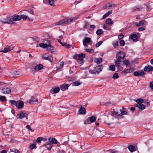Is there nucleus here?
Masks as SVG:
<instances>
[{"instance_id":"nucleus-21","label":"nucleus","mask_w":153,"mask_h":153,"mask_svg":"<svg viewBox=\"0 0 153 153\" xmlns=\"http://www.w3.org/2000/svg\"><path fill=\"white\" fill-rule=\"evenodd\" d=\"M79 113L81 114H84L86 113V111L84 108L81 106L79 110Z\"/></svg>"},{"instance_id":"nucleus-26","label":"nucleus","mask_w":153,"mask_h":153,"mask_svg":"<svg viewBox=\"0 0 153 153\" xmlns=\"http://www.w3.org/2000/svg\"><path fill=\"white\" fill-rule=\"evenodd\" d=\"M25 114L23 112L20 113L19 114H18L17 116V118L19 119H22V118L25 117Z\"/></svg>"},{"instance_id":"nucleus-44","label":"nucleus","mask_w":153,"mask_h":153,"mask_svg":"<svg viewBox=\"0 0 153 153\" xmlns=\"http://www.w3.org/2000/svg\"><path fill=\"white\" fill-rule=\"evenodd\" d=\"M110 69L111 70L114 71L115 69V66L114 65H111L110 66Z\"/></svg>"},{"instance_id":"nucleus-30","label":"nucleus","mask_w":153,"mask_h":153,"mask_svg":"<svg viewBox=\"0 0 153 153\" xmlns=\"http://www.w3.org/2000/svg\"><path fill=\"white\" fill-rule=\"evenodd\" d=\"M134 70L133 68H130L128 69H126L125 71H123V72H124L125 73H131L134 71Z\"/></svg>"},{"instance_id":"nucleus-43","label":"nucleus","mask_w":153,"mask_h":153,"mask_svg":"<svg viewBox=\"0 0 153 153\" xmlns=\"http://www.w3.org/2000/svg\"><path fill=\"white\" fill-rule=\"evenodd\" d=\"M119 77L118 74L117 73H115L113 75V78L114 79H117Z\"/></svg>"},{"instance_id":"nucleus-33","label":"nucleus","mask_w":153,"mask_h":153,"mask_svg":"<svg viewBox=\"0 0 153 153\" xmlns=\"http://www.w3.org/2000/svg\"><path fill=\"white\" fill-rule=\"evenodd\" d=\"M9 102L12 105H15L16 107L17 106V101L16 102V101L13 100H10Z\"/></svg>"},{"instance_id":"nucleus-45","label":"nucleus","mask_w":153,"mask_h":153,"mask_svg":"<svg viewBox=\"0 0 153 153\" xmlns=\"http://www.w3.org/2000/svg\"><path fill=\"white\" fill-rule=\"evenodd\" d=\"M120 46H123L125 44V42L123 40H121L120 41Z\"/></svg>"},{"instance_id":"nucleus-9","label":"nucleus","mask_w":153,"mask_h":153,"mask_svg":"<svg viewBox=\"0 0 153 153\" xmlns=\"http://www.w3.org/2000/svg\"><path fill=\"white\" fill-rule=\"evenodd\" d=\"M42 58L45 60H48L50 61H52L53 60L52 57L50 56H48L47 55H44L42 56Z\"/></svg>"},{"instance_id":"nucleus-58","label":"nucleus","mask_w":153,"mask_h":153,"mask_svg":"<svg viewBox=\"0 0 153 153\" xmlns=\"http://www.w3.org/2000/svg\"><path fill=\"white\" fill-rule=\"evenodd\" d=\"M149 86L152 89H153V82H150Z\"/></svg>"},{"instance_id":"nucleus-36","label":"nucleus","mask_w":153,"mask_h":153,"mask_svg":"<svg viewBox=\"0 0 153 153\" xmlns=\"http://www.w3.org/2000/svg\"><path fill=\"white\" fill-rule=\"evenodd\" d=\"M19 73L18 71H14L13 73V76L14 77H16L19 75Z\"/></svg>"},{"instance_id":"nucleus-52","label":"nucleus","mask_w":153,"mask_h":153,"mask_svg":"<svg viewBox=\"0 0 153 153\" xmlns=\"http://www.w3.org/2000/svg\"><path fill=\"white\" fill-rule=\"evenodd\" d=\"M77 60V62L79 64H81L83 62V59H76Z\"/></svg>"},{"instance_id":"nucleus-12","label":"nucleus","mask_w":153,"mask_h":153,"mask_svg":"<svg viewBox=\"0 0 153 153\" xmlns=\"http://www.w3.org/2000/svg\"><path fill=\"white\" fill-rule=\"evenodd\" d=\"M120 111L121 113L119 114L118 116H122L123 115L128 114V112L127 110H123L121 109H120Z\"/></svg>"},{"instance_id":"nucleus-61","label":"nucleus","mask_w":153,"mask_h":153,"mask_svg":"<svg viewBox=\"0 0 153 153\" xmlns=\"http://www.w3.org/2000/svg\"><path fill=\"white\" fill-rule=\"evenodd\" d=\"M124 37V35L123 34H121L118 36V38L119 40L122 39Z\"/></svg>"},{"instance_id":"nucleus-15","label":"nucleus","mask_w":153,"mask_h":153,"mask_svg":"<svg viewBox=\"0 0 153 153\" xmlns=\"http://www.w3.org/2000/svg\"><path fill=\"white\" fill-rule=\"evenodd\" d=\"M130 39L133 41H137V34H132L130 36Z\"/></svg>"},{"instance_id":"nucleus-8","label":"nucleus","mask_w":153,"mask_h":153,"mask_svg":"<svg viewBox=\"0 0 153 153\" xmlns=\"http://www.w3.org/2000/svg\"><path fill=\"white\" fill-rule=\"evenodd\" d=\"M10 91V89L8 88H6L2 89V93L4 94H9Z\"/></svg>"},{"instance_id":"nucleus-54","label":"nucleus","mask_w":153,"mask_h":153,"mask_svg":"<svg viewBox=\"0 0 153 153\" xmlns=\"http://www.w3.org/2000/svg\"><path fill=\"white\" fill-rule=\"evenodd\" d=\"M112 11L111 10H110L109 11H108V12H107L105 14L106 15V16H108L109 15L111 14L112 13Z\"/></svg>"},{"instance_id":"nucleus-40","label":"nucleus","mask_w":153,"mask_h":153,"mask_svg":"<svg viewBox=\"0 0 153 153\" xmlns=\"http://www.w3.org/2000/svg\"><path fill=\"white\" fill-rule=\"evenodd\" d=\"M84 123L85 124H89L91 123L89 117L87 119L84 121Z\"/></svg>"},{"instance_id":"nucleus-14","label":"nucleus","mask_w":153,"mask_h":153,"mask_svg":"<svg viewBox=\"0 0 153 153\" xmlns=\"http://www.w3.org/2000/svg\"><path fill=\"white\" fill-rule=\"evenodd\" d=\"M24 105V103L22 101H18L16 107L19 108H21L23 107Z\"/></svg>"},{"instance_id":"nucleus-39","label":"nucleus","mask_w":153,"mask_h":153,"mask_svg":"<svg viewBox=\"0 0 153 153\" xmlns=\"http://www.w3.org/2000/svg\"><path fill=\"white\" fill-rule=\"evenodd\" d=\"M143 100L141 98H139L136 100V102L138 103H143Z\"/></svg>"},{"instance_id":"nucleus-24","label":"nucleus","mask_w":153,"mask_h":153,"mask_svg":"<svg viewBox=\"0 0 153 153\" xmlns=\"http://www.w3.org/2000/svg\"><path fill=\"white\" fill-rule=\"evenodd\" d=\"M45 146L49 150H51L52 147V145L49 142H46L45 144Z\"/></svg>"},{"instance_id":"nucleus-6","label":"nucleus","mask_w":153,"mask_h":153,"mask_svg":"<svg viewBox=\"0 0 153 153\" xmlns=\"http://www.w3.org/2000/svg\"><path fill=\"white\" fill-rule=\"evenodd\" d=\"M147 24V22L144 20L138 22H136L135 23V25L137 26H146Z\"/></svg>"},{"instance_id":"nucleus-64","label":"nucleus","mask_w":153,"mask_h":153,"mask_svg":"<svg viewBox=\"0 0 153 153\" xmlns=\"http://www.w3.org/2000/svg\"><path fill=\"white\" fill-rule=\"evenodd\" d=\"M103 28L106 30H108V28L107 27V26L106 25H104L103 26Z\"/></svg>"},{"instance_id":"nucleus-29","label":"nucleus","mask_w":153,"mask_h":153,"mask_svg":"<svg viewBox=\"0 0 153 153\" xmlns=\"http://www.w3.org/2000/svg\"><path fill=\"white\" fill-rule=\"evenodd\" d=\"M128 149L131 152H133L135 151V148L133 146L130 145L128 147Z\"/></svg>"},{"instance_id":"nucleus-57","label":"nucleus","mask_w":153,"mask_h":153,"mask_svg":"<svg viewBox=\"0 0 153 153\" xmlns=\"http://www.w3.org/2000/svg\"><path fill=\"white\" fill-rule=\"evenodd\" d=\"M129 63V62L128 60H125L123 62V64L126 65H128Z\"/></svg>"},{"instance_id":"nucleus-11","label":"nucleus","mask_w":153,"mask_h":153,"mask_svg":"<svg viewBox=\"0 0 153 153\" xmlns=\"http://www.w3.org/2000/svg\"><path fill=\"white\" fill-rule=\"evenodd\" d=\"M153 67L151 65L146 66L144 68V71H153Z\"/></svg>"},{"instance_id":"nucleus-2","label":"nucleus","mask_w":153,"mask_h":153,"mask_svg":"<svg viewBox=\"0 0 153 153\" xmlns=\"http://www.w3.org/2000/svg\"><path fill=\"white\" fill-rule=\"evenodd\" d=\"M103 66L102 65H99L95 67L93 70L90 69L89 71L91 73L93 74H99L101 71L103 69Z\"/></svg>"},{"instance_id":"nucleus-48","label":"nucleus","mask_w":153,"mask_h":153,"mask_svg":"<svg viewBox=\"0 0 153 153\" xmlns=\"http://www.w3.org/2000/svg\"><path fill=\"white\" fill-rule=\"evenodd\" d=\"M102 43V41H100L99 42H98L96 44V46L97 47H99L101 45V44Z\"/></svg>"},{"instance_id":"nucleus-63","label":"nucleus","mask_w":153,"mask_h":153,"mask_svg":"<svg viewBox=\"0 0 153 153\" xmlns=\"http://www.w3.org/2000/svg\"><path fill=\"white\" fill-rule=\"evenodd\" d=\"M145 30V29L143 27H140L138 28V30L139 31H143Z\"/></svg>"},{"instance_id":"nucleus-60","label":"nucleus","mask_w":153,"mask_h":153,"mask_svg":"<svg viewBox=\"0 0 153 153\" xmlns=\"http://www.w3.org/2000/svg\"><path fill=\"white\" fill-rule=\"evenodd\" d=\"M118 45V43L117 42H115L114 44H113V46L115 48H116Z\"/></svg>"},{"instance_id":"nucleus-42","label":"nucleus","mask_w":153,"mask_h":153,"mask_svg":"<svg viewBox=\"0 0 153 153\" xmlns=\"http://www.w3.org/2000/svg\"><path fill=\"white\" fill-rule=\"evenodd\" d=\"M48 2L49 4L51 6H54V5L53 0H49Z\"/></svg>"},{"instance_id":"nucleus-51","label":"nucleus","mask_w":153,"mask_h":153,"mask_svg":"<svg viewBox=\"0 0 153 153\" xmlns=\"http://www.w3.org/2000/svg\"><path fill=\"white\" fill-rule=\"evenodd\" d=\"M21 19L22 18L23 19H26L27 18H28L27 16H26L24 15H21Z\"/></svg>"},{"instance_id":"nucleus-35","label":"nucleus","mask_w":153,"mask_h":153,"mask_svg":"<svg viewBox=\"0 0 153 153\" xmlns=\"http://www.w3.org/2000/svg\"><path fill=\"white\" fill-rule=\"evenodd\" d=\"M103 33V31L102 29H100L96 31V33L98 35H100L101 34H102Z\"/></svg>"},{"instance_id":"nucleus-38","label":"nucleus","mask_w":153,"mask_h":153,"mask_svg":"<svg viewBox=\"0 0 153 153\" xmlns=\"http://www.w3.org/2000/svg\"><path fill=\"white\" fill-rule=\"evenodd\" d=\"M60 90V89L59 87H56L53 90V92L54 93H58Z\"/></svg>"},{"instance_id":"nucleus-16","label":"nucleus","mask_w":153,"mask_h":153,"mask_svg":"<svg viewBox=\"0 0 153 153\" xmlns=\"http://www.w3.org/2000/svg\"><path fill=\"white\" fill-rule=\"evenodd\" d=\"M119 55L120 58L122 59H123L125 56V53L123 51H120L117 54V56H118Z\"/></svg>"},{"instance_id":"nucleus-62","label":"nucleus","mask_w":153,"mask_h":153,"mask_svg":"<svg viewBox=\"0 0 153 153\" xmlns=\"http://www.w3.org/2000/svg\"><path fill=\"white\" fill-rule=\"evenodd\" d=\"M109 152L111 153H118L117 151H116L114 150H110Z\"/></svg>"},{"instance_id":"nucleus-27","label":"nucleus","mask_w":153,"mask_h":153,"mask_svg":"<svg viewBox=\"0 0 153 153\" xmlns=\"http://www.w3.org/2000/svg\"><path fill=\"white\" fill-rule=\"evenodd\" d=\"M81 82H80L78 81H76L72 82L71 84L72 86H77L81 84Z\"/></svg>"},{"instance_id":"nucleus-5","label":"nucleus","mask_w":153,"mask_h":153,"mask_svg":"<svg viewBox=\"0 0 153 153\" xmlns=\"http://www.w3.org/2000/svg\"><path fill=\"white\" fill-rule=\"evenodd\" d=\"M13 48H12L10 46H6L4 48L3 50L0 51L1 52L6 53L10 51Z\"/></svg>"},{"instance_id":"nucleus-20","label":"nucleus","mask_w":153,"mask_h":153,"mask_svg":"<svg viewBox=\"0 0 153 153\" xmlns=\"http://www.w3.org/2000/svg\"><path fill=\"white\" fill-rule=\"evenodd\" d=\"M68 84H67L65 85H62L60 86L61 90L63 91H65L66 89H67L68 88Z\"/></svg>"},{"instance_id":"nucleus-56","label":"nucleus","mask_w":153,"mask_h":153,"mask_svg":"<svg viewBox=\"0 0 153 153\" xmlns=\"http://www.w3.org/2000/svg\"><path fill=\"white\" fill-rule=\"evenodd\" d=\"M133 74L135 76H139L138 71L134 72Z\"/></svg>"},{"instance_id":"nucleus-4","label":"nucleus","mask_w":153,"mask_h":153,"mask_svg":"<svg viewBox=\"0 0 153 153\" xmlns=\"http://www.w3.org/2000/svg\"><path fill=\"white\" fill-rule=\"evenodd\" d=\"M38 102V99L34 97L33 96L31 97L29 101V103L31 104H34Z\"/></svg>"},{"instance_id":"nucleus-3","label":"nucleus","mask_w":153,"mask_h":153,"mask_svg":"<svg viewBox=\"0 0 153 153\" xmlns=\"http://www.w3.org/2000/svg\"><path fill=\"white\" fill-rule=\"evenodd\" d=\"M1 21L4 23H7L9 24H13L14 23V22L12 21V19L8 16L6 18H1Z\"/></svg>"},{"instance_id":"nucleus-32","label":"nucleus","mask_w":153,"mask_h":153,"mask_svg":"<svg viewBox=\"0 0 153 153\" xmlns=\"http://www.w3.org/2000/svg\"><path fill=\"white\" fill-rule=\"evenodd\" d=\"M47 48L48 51H51L53 49V47L51 46V44H49L48 45V47Z\"/></svg>"},{"instance_id":"nucleus-28","label":"nucleus","mask_w":153,"mask_h":153,"mask_svg":"<svg viewBox=\"0 0 153 153\" xmlns=\"http://www.w3.org/2000/svg\"><path fill=\"white\" fill-rule=\"evenodd\" d=\"M39 46L43 48H45L48 47V44L43 43H40L39 44Z\"/></svg>"},{"instance_id":"nucleus-47","label":"nucleus","mask_w":153,"mask_h":153,"mask_svg":"<svg viewBox=\"0 0 153 153\" xmlns=\"http://www.w3.org/2000/svg\"><path fill=\"white\" fill-rule=\"evenodd\" d=\"M42 139L43 138L42 137H39L37 138L36 141L37 142L40 143Z\"/></svg>"},{"instance_id":"nucleus-53","label":"nucleus","mask_w":153,"mask_h":153,"mask_svg":"<svg viewBox=\"0 0 153 153\" xmlns=\"http://www.w3.org/2000/svg\"><path fill=\"white\" fill-rule=\"evenodd\" d=\"M142 7H134V11L136 10V9H137L138 10H140L142 9Z\"/></svg>"},{"instance_id":"nucleus-1","label":"nucleus","mask_w":153,"mask_h":153,"mask_svg":"<svg viewBox=\"0 0 153 153\" xmlns=\"http://www.w3.org/2000/svg\"><path fill=\"white\" fill-rule=\"evenodd\" d=\"M78 17L79 16H76V17H73L72 18L65 19L59 22L55 23V25H59L63 24H66L69 22H74L75 20L77 19Z\"/></svg>"},{"instance_id":"nucleus-37","label":"nucleus","mask_w":153,"mask_h":153,"mask_svg":"<svg viewBox=\"0 0 153 153\" xmlns=\"http://www.w3.org/2000/svg\"><path fill=\"white\" fill-rule=\"evenodd\" d=\"M85 51L87 52H89L91 53H93L94 52V50L93 49H85Z\"/></svg>"},{"instance_id":"nucleus-25","label":"nucleus","mask_w":153,"mask_h":153,"mask_svg":"<svg viewBox=\"0 0 153 153\" xmlns=\"http://www.w3.org/2000/svg\"><path fill=\"white\" fill-rule=\"evenodd\" d=\"M91 41V39L89 37H86L83 39L82 42L87 43H89Z\"/></svg>"},{"instance_id":"nucleus-22","label":"nucleus","mask_w":153,"mask_h":153,"mask_svg":"<svg viewBox=\"0 0 153 153\" xmlns=\"http://www.w3.org/2000/svg\"><path fill=\"white\" fill-rule=\"evenodd\" d=\"M115 7V5L113 3H108L106 5V7H104V9H109L112 7Z\"/></svg>"},{"instance_id":"nucleus-17","label":"nucleus","mask_w":153,"mask_h":153,"mask_svg":"<svg viewBox=\"0 0 153 153\" xmlns=\"http://www.w3.org/2000/svg\"><path fill=\"white\" fill-rule=\"evenodd\" d=\"M105 23L106 24L111 26L113 24L114 22L111 19L108 18L106 20Z\"/></svg>"},{"instance_id":"nucleus-34","label":"nucleus","mask_w":153,"mask_h":153,"mask_svg":"<svg viewBox=\"0 0 153 153\" xmlns=\"http://www.w3.org/2000/svg\"><path fill=\"white\" fill-rule=\"evenodd\" d=\"M6 99L5 96L0 95V101L3 102L6 100Z\"/></svg>"},{"instance_id":"nucleus-18","label":"nucleus","mask_w":153,"mask_h":153,"mask_svg":"<svg viewBox=\"0 0 153 153\" xmlns=\"http://www.w3.org/2000/svg\"><path fill=\"white\" fill-rule=\"evenodd\" d=\"M21 19V17L19 15L14 16H13L12 21H19Z\"/></svg>"},{"instance_id":"nucleus-7","label":"nucleus","mask_w":153,"mask_h":153,"mask_svg":"<svg viewBox=\"0 0 153 153\" xmlns=\"http://www.w3.org/2000/svg\"><path fill=\"white\" fill-rule=\"evenodd\" d=\"M48 140L49 143H51L52 145L53 144H56L58 143L57 141L55 138H53V137H50L48 139Z\"/></svg>"},{"instance_id":"nucleus-31","label":"nucleus","mask_w":153,"mask_h":153,"mask_svg":"<svg viewBox=\"0 0 153 153\" xmlns=\"http://www.w3.org/2000/svg\"><path fill=\"white\" fill-rule=\"evenodd\" d=\"M90 122L91 123L94 122L96 120V118L94 116H92L89 117Z\"/></svg>"},{"instance_id":"nucleus-59","label":"nucleus","mask_w":153,"mask_h":153,"mask_svg":"<svg viewBox=\"0 0 153 153\" xmlns=\"http://www.w3.org/2000/svg\"><path fill=\"white\" fill-rule=\"evenodd\" d=\"M89 25L88 23H86L84 27L85 28H88L89 27Z\"/></svg>"},{"instance_id":"nucleus-49","label":"nucleus","mask_w":153,"mask_h":153,"mask_svg":"<svg viewBox=\"0 0 153 153\" xmlns=\"http://www.w3.org/2000/svg\"><path fill=\"white\" fill-rule=\"evenodd\" d=\"M120 62H119L117 61H115V65L117 67H119L120 65Z\"/></svg>"},{"instance_id":"nucleus-41","label":"nucleus","mask_w":153,"mask_h":153,"mask_svg":"<svg viewBox=\"0 0 153 153\" xmlns=\"http://www.w3.org/2000/svg\"><path fill=\"white\" fill-rule=\"evenodd\" d=\"M30 148L31 149H36V144H31L30 146Z\"/></svg>"},{"instance_id":"nucleus-10","label":"nucleus","mask_w":153,"mask_h":153,"mask_svg":"<svg viewBox=\"0 0 153 153\" xmlns=\"http://www.w3.org/2000/svg\"><path fill=\"white\" fill-rule=\"evenodd\" d=\"M85 54L81 53V54L76 55L75 56L74 58L75 59H83L85 57Z\"/></svg>"},{"instance_id":"nucleus-13","label":"nucleus","mask_w":153,"mask_h":153,"mask_svg":"<svg viewBox=\"0 0 153 153\" xmlns=\"http://www.w3.org/2000/svg\"><path fill=\"white\" fill-rule=\"evenodd\" d=\"M43 67V66L42 65L39 64L35 66L34 67V69L36 71H38L42 69Z\"/></svg>"},{"instance_id":"nucleus-46","label":"nucleus","mask_w":153,"mask_h":153,"mask_svg":"<svg viewBox=\"0 0 153 153\" xmlns=\"http://www.w3.org/2000/svg\"><path fill=\"white\" fill-rule=\"evenodd\" d=\"M139 76H142L144 74V72L143 71H138Z\"/></svg>"},{"instance_id":"nucleus-55","label":"nucleus","mask_w":153,"mask_h":153,"mask_svg":"<svg viewBox=\"0 0 153 153\" xmlns=\"http://www.w3.org/2000/svg\"><path fill=\"white\" fill-rule=\"evenodd\" d=\"M26 127L27 128L29 129L31 131L33 132L34 131V130H33L32 129H31L30 127V125H27L26 126Z\"/></svg>"},{"instance_id":"nucleus-19","label":"nucleus","mask_w":153,"mask_h":153,"mask_svg":"<svg viewBox=\"0 0 153 153\" xmlns=\"http://www.w3.org/2000/svg\"><path fill=\"white\" fill-rule=\"evenodd\" d=\"M102 61V59L101 58H95L94 59V62L97 64L101 63Z\"/></svg>"},{"instance_id":"nucleus-23","label":"nucleus","mask_w":153,"mask_h":153,"mask_svg":"<svg viewBox=\"0 0 153 153\" xmlns=\"http://www.w3.org/2000/svg\"><path fill=\"white\" fill-rule=\"evenodd\" d=\"M136 106L141 110H143L145 108V105L140 103H137Z\"/></svg>"},{"instance_id":"nucleus-50","label":"nucleus","mask_w":153,"mask_h":153,"mask_svg":"<svg viewBox=\"0 0 153 153\" xmlns=\"http://www.w3.org/2000/svg\"><path fill=\"white\" fill-rule=\"evenodd\" d=\"M118 56H116V59H117V60L116 61H117L119 62H121L122 61V60H121V58L119 57L120 56H119V55H118Z\"/></svg>"}]
</instances>
